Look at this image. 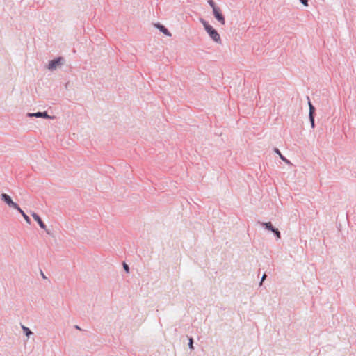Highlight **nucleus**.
Masks as SVG:
<instances>
[{
	"mask_svg": "<svg viewBox=\"0 0 356 356\" xmlns=\"http://www.w3.org/2000/svg\"><path fill=\"white\" fill-rule=\"evenodd\" d=\"M17 211H18L22 214V216H23V218L28 224L31 223V220L29 217L23 211V210L21 209L20 207L19 209H17Z\"/></svg>",
	"mask_w": 356,
	"mask_h": 356,
	"instance_id": "9b49d317",
	"label": "nucleus"
},
{
	"mask_svg": "<svg viewBox=\"0 0 356 356\" xmlns=\"http://www.w3.org/2000/svg\"><path fill=\"white\" fill-rule=\"evenodd\" d=\"M300 1L305 6H308V0H300Z\"/></svg>",
	"mask_w": 356,
	"mask_h": 356,
	"instance_id": "a211bd4d",
	"label": "nucleus"
},
{
	"mask_svg": "<svg viewBox=\"0 0 356 356\" xmlns=\"http://www.w3.org/2000/svg\"><path fill=\"white\" fill-rule=\"evenodd\" d=\"M275 152L276 154H277L279 155V156L280 157V159L283 161H284L286 163H287V164H290L291 163V162L281 154L280 151L278 149L275 148Z\"/></svg>",
	"mask_w": 356,
	"mask_h": 356,
	"instance_id": "6e6552de",
	"label": "nucleus"
},
{
	"mask_svg": "<svg viewBox=\"0 0 356 356\" xmlns=\"http://www.w3.org/2000/svg\"><path fill=\"white\" fill-rule=\"evenodd\" d=\"M188 347L191 350H194L193 339L191 337L188 339Z\"/></svg>",
	"mask_w": 356,
	"mask_h": 356,
	"instance_id": "4468645a",
	"label": "nucleus"
},
{
	"mask_svg": "<svg viewBox=\"0 0 356 356\" xmlns=\"http://www.w3.org/2000/svg\"><path fill=\"white\" fill-rule=\"evenodd\" d=\"M208 3L210 5V6L212 8L213 11L214 10V8H218V7H216V6L213 0L208 1Z\"/></svg>",
	"mask_w": 356,
	"mask_h": 356,
	"instance_id": "2eb2a0df",
	"label": "nucleus"
},
{
	"mask_svg": "<svg viewBox=\"0 0 356 356\" xmlns=\"http://www.w3.org/2000/svg\"><path fill=\"white\" fill-rule=\"evenodd\" d=\"M74 327L77 330H81V328L79 325H75Z\"/></svg>",
	"mask_w": 356,
	"mask_h": 356,
	"instance_id": "aec40b11",
	"label": "nucleus"
},
{
	"mask_svg": "<svg viewBox=\"0 0 356 356\" xmlns=\"http://www.w3.org/2000/svg\"><path fill=\"white\" fill-rule=\"evenodd\" d=\"M1 199L2 201H3L9 207L15 209H19V205L14 202L10 197V195H8L6 193H2L1 195Z\"/></svg>",
	"mask_w": 356,
	"mask_h": 356,
	"instance_id": "f03ea898",
	"label": "nucleus"
},
{
	"mask_svg": "<svg viewBox=\"0 0 356 356\" xmlns=\"http://www.w3.org/2000/svg\"><path fill=\"white\" fill-rule=\"evenodd\" d=\"M63 63H64V58L62 57H58L56 59H54V60L49 61L47 68L49 70H54L58 66L63 65Z\"/></svg>",
	"mask_w": 356,
	"mask_h": 356,
	"instance_id": "7ed1b4c3",
	"label": "nucleus"
},
{
	"mask_svg": "<svg viewBox=\"0 0 356 356\" xmlns=\"http://www.w3.org/2000/svg\"><path fill=\"white\" fill-rule=\"evenodd\" d=\"M200 22L204 26L205 31L209 34L210 38L216 43H218V44L221 43L220 36L218 34V33L217 32V31L216 29H214L212 26L209 24V23L207 21H205L204 19H200Z\"/></svg>",
	"mask_w": 356,
	"mask_h": 356,
	"instance_id": "f257e3e1",
	"label": "nucleus"
},
{
	"mask_svg": "<svg viewBox=\"0 0 356 356\" xmlns=\"http://www.w3.org/2000/svg\"><path fill=\"white\" fill-rule=\"evenodd\" d=\"M123 268L127 273H129V267L126 263H123Z\"/></svg>",
	"mask_w": 356,
	"mask_h": 356,
	"instance_id": "f3484780",
	"label": "nucleus"
},
{
	"mask_svg": "<svg viewBox=\"0 0 356 356\" xmlns=\"http://www.w3.org/2000/svg\"><path fill=\"white\" fill-rule=\"evenodd\" d=\"M155 26L163 34H165L167 36H171L170 32L168 30L167 28H165L163 25L160 24H156Z\"/></svg>",
	"mask_w": 356,
	"mask_h": 356,
	"instance_id": "0eeeda50",
	"label": "nucleus"
},
{
	"mask_svg": "<svg viewBox=\"0 0 356 356\" xmlns=\"http://www.w3.org/2000/svg\"><path fill=\"white\" fill-rule=\"evenodd\" d=\"M261 225L264 227L266 229L273 231L275 227L273 226L270 222H261Z\"/></svg>",
	"mask_w": 356,
	"mask_h": 356,
	"instance_id": "1a4fd4ad",
	"label": "nucleus"
},
{
	"mask_svg": "<svg viewBox=\"0 0 356 356\" xmlns=\"http://www.w3.org/2000/svg\"><path fill=\"white\" fill-rule=\"evenodd\" d=\"M27 115L29 117L43 118H47V119L53 118V117L49 115L46 111L37 112V113H28Z\"/></svg>",
	"mask_w": 356,
	"mask_h": 356,
	"instance_id": "39448f33",
	"label": "nucleus"
},
{
	"mask_svg": "<svg viewBox=\"0 0 356 356\" xmlns=\"http://www.w3.org/2000/svg\"><path fill=\"white\" fill-rule=\"evenodd\" d=\"M213 13L216 20H218V22H219L222 25H224L225 24V17L223 15L220 13L219 8H214Z\"/></svg>",
	"mask_w": 356,
	"mask_h": 356,
	"instance_id": "20e7f679",
	"label": "nucleus"
},
{
	"mask_svg": "<svg viewBox=\"0 0 356 356\" xmlns=\"http://www.w3.org/2000/svg\"><path fill=\"white\" fill-rule=\"evenodd\" d=\"M266 274H264V275H263V276H262V277H261V282H260V284H259L260 285H261V284H262V282L265 280V279H266Z\"/></svg>",
	"mask_w": 356,
	"mask_h": 356,
	"instance_id": "6ab92c4d",
	"label": "nucleus"
},
{
	"mask_svg": "<svg viewBox=\"0 0 356 356\" xmlns=\"http://www.w3.org/2000/svg\"><path fill=\"white\" fill-rule=\"evenodd\" d=\"M272 232H273L276 236V238L277 239H280L281 238V234L280 232V231L277 229V228H275Z\"/></svg>",
	"mask_w": 356,
	"mask_h": 356,
	"instance_id": "ddd939ff",
	"label": "nucleus"
},
{
	"mask_svg": "<svg viewBox=\"0 0 356 356\" xmlns=\"http://www.w3.org/2000/svg\"><path fill=\"white\" fill-rule=\"evenodd\" d=\"M309 99V102H308V104H309V117H312L314 116V111H315V107L312 105V104L309 101V99Z\"/></svg>",
	"mask_w": 356,
	"mask_h": 356,
	"instance_id": "9d476101",
	"label": "nucleus"
},
{
	"mask_svg": "<svg viewBox=\"0 0 356 356\" xmlns=\"http://www.w3.org/2000/svg\"><path fill=\"white\" fill-rule=\"evenodd\" d=\"M309 120L311 122V126L314 129L315 127L314 116H312V117H309Z\"/></svg>",
	"mask_w": 356,
	"mask_h": 356,
	"instance_id": "dca6fc26",
	"label": "nucleus"
},
{
	"mask_svg": "<svg viewBox=\"0 0 356 356\" xmlns=\"http://www.w3.org/2000/svg\"><path fill=\"white\" fill-rule=\"evenodd\" d=\"M22 329L23 330L26 337H29L31 335L33 334V332L29 330V328L23 325H22Z\"/></svg>",
	"mask_w": 356,
	"mask_h": 356,
	"instance_id": "f8f14e48",
	"label": "nucleus"
},
{
	"mask_svg": "<svg viewBox=\"0 0 356 356\" xmlns=\"http://www.w3.org/2000/svg\"><path fill=\"white\" fill-rule=\"evenodd\" d=\"M31 216L33 218V219L37 221L39 226L41 229L45 230L47 234H49V232L47 230V227L45 224L43 222V221L41 220L40 217L35 212L31 213Z\"/></svg>",
	"mask_w": 356,
	"mask_h": 356,
	"instance_id": "423d86ee",
	"label": "nucleus"
}]
</instances>
